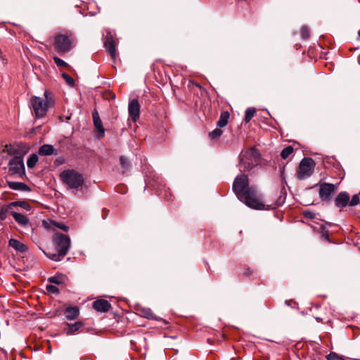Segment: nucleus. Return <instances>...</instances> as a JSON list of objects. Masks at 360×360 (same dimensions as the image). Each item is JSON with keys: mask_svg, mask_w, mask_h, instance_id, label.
<instances>
[{"mask_svg": "<svg viewBox=\"0 0 360 360\" xmlns=\"http://www.w3.org/2000/svg\"><path fill=\"white\" fill-rule=\"evenodd\" d=\"M8 187L11 189L15 191H30V188L27 184L22 182L17 181H8Z\"/></svg>", "mask_w": 360, "mask_h": 360, "instance_id": "6ab92c4d", "label": "nucleus"}, {"mask_svg": "<svg viewBox=\"0 0 360 360\" xmlns=\"http://www.w3.org/2000/svg\"><path fill=\"white\" fill-rule=\"evenodd\" d=\"M335 189V185L333 184L323 183L320 185L319 197L322 200H328L330 199L331 194Z\"/></svg>", "mask_w": 360, "mask_h": 360, "instance_id": "1a4fd4ad", "label": "nucleus"}, {"mask_svg": "<svg viewBox=\"0 0 360 360\" xmlns=\"http://www.w3.org/2000/svg\"><path fill=\"white\" fill-rule=\"evenodd\" d=\"M259 161V154L255 148L243 150L240 155L239 169L246 172L257 166Z\"/></svg>", "mask_w": 360, "mask_h": 360, "instance_id": "20e7f679", "label": "nucleus"}, {"mask_svg": "<svg viewBox=\"0 0 360 360\" xmlns=\"http://www.w3.org/2000/svg\"><path fill=\"white\" fill-rule=\"evenodd\" d=\"M301 36L303 39H307L310 36V32L307 27L303 26L301 28Z\"/></svg>", "mask_w": 360, "mask_h": 360, "instance_id": "473e14b6", "label": "nucleus"}, {"mask_svg": "<svg viewBox=\"0 0 360 360\" xmlns=\"http://www.w3.org/2000/svg\"><path fill=\"white\" fill-rule=\"evenodd\" d=\"M314 214L311 212H304V216L306 217H308V218H310V219H313L314 217Z\"/></svg>", "mask_w": 360, "mask_h": 360, "instance_id": "e433bc0d", "label": "nucleus"}, {"mask_svg": "<svg viewBox=\"0 0 360 360\" xmlns=\"http://www.w3.org/2000/svg\"><path fill=\"white\" fill-rule=\"evenodd\" d=\"M105 47L108 51L112 59L116 57L115 43L112 38L107 39L104 42Z\"/></svg>", "mask_w": 360, "mask_h": 360, "instance_id": "aec40b11", "label": "nucleus"}, {"mask_svg": "<svg viewBox=\"0 0 360 360\" xmlns=\"http://www.w3.org/2000/svg\"><path fill=\"white\" fill-rule=\"evenodd\" d=\"M46 290L48 292L51 293H58V288L53 285H46Z\"/></svg>", "mask_w": 360, "mask_h": 360, "instance_id": "f704fd0d", "label": "nucleus"}, {"mask_svg": "<svg viewBox=\"0 0 360 360\" xmlns=\"http://www.w3.org/2000/svg\"><path fill=\"white\" fill-rule=\"evenodd\" d=\"M62 77L65 79V81L69 86H74V84H75L74 79L70 76H69L68 74L63 73Z\"/></svg>", "mask_w": 360, "mask_h": 360, "instance_id": "72a5a7b5", "label": "nucleus"}, {"mask_svg": "<svg viewBox=\"0 0 360 360\" xmlns=\"http://www.w3.org/2000/svg\"><path fill=\"white\" fill-rule=\"evenodd\" d=\"M79 314V310L77 307H69L65 310V316L68 320L76 319Z\"/></svg>", "mask_w": 360, "mask_h": 360, "instance_id": "a211bd4d", "label": "nucleus"}, {"mask_svg": "<svg viewBox=\"0 0 360 360\" xmlns=\"http://www.w3.org/2000/svg\"><path fill=\"white\" fill-rule=\"evenodd\" d=\"M293 152V147L291 146H287L283 148L281 153V156L283 159H287Z\"/></svg>", "mask_w": 360, "mask_h": 360, "instance_id": "cd10ccee", "label": "nucleus"}, {"mask_svg": "<svg viewBox=\"0 0 360 360\" xmlns=\"http://www.w3.org/2000/svg\"><path fill=\"white\" fill-rule=\"evenodd\" d=\"M83 323L81 321L75 322V323H68V329L65 330L67 335H70L77 332L82 327Z\"/></svg>", "mask_w": 360, "mask_h": 360, "instance_id": "4be33fe9", "label": "nucleus"}, {"mask_svg": "<svg viewBox=\"0 0 360 360\" xmlns=\"http://www.w3.org/2000/svg\"><path fill=\"white\" fill-rule=\"evenodd\" d=\"M49 281L55 284H60L61 283V278L58 276H52L49 278Z\"/></svg>", "mask_w": 360, "mask_h": 360, "instance_id": "c9c22d12", "label": "nucleus"}, {"mask_svg": "<svg viewBox=\"0 0 360 360\" xmlns=\"http://www.w3.org/2000/svg\"><path fill=\"white\" fill-rule=\"evenodd\" d=\"M39 154L40 155H57V150L52 145L44 144L39 149Z\"/></svg>", "mask_w": 360, "mask_h": 360, "instance_id": "f3484780", "label": "nucleus"}, {"mask_svg": "<svg viewBox=\"0 0 360 360\" xmlns=\"http://www.w3.org/2000/svg\"><path fill=\"white\" fill-rule=\"evenodd\" d=\"M233 190L238 198L247 206L255 210H271L282 205L285 201V193H281L279 197L273 204L266 205L261 196L254 187H249L247 175L238 176L233 184Z\"/></svg>", "mask_w": 360, "mask_h": 360, "instance_id": "f257e3e1", "label": "nucleus"}, {"mask_svg": "<svg viewBox=\"0 0 360 360\" xmlns=\"http://www.w3.org/2000/svg\"><path fill=\"white\" fill-rule=\"evenodd\" d=\"M314 165V161L311 158H305L302 159L299 165L297 177L300 179L309 177L313 173Z\"/></svg>", "mask_w": 360, "mask_h": 360, "instance_id": "423d86ee", "label": "nucleus"}, {"mask_svg": "<svg viewBox=\"0 0 360 360\" xmlns=\"http://www.w3.org/2000/svg\"><path fill=\"white\" fill-rule=\"evenodd\" d=\"M256 111L254 108H248L245 110V122H249L250 120L254 117Z\"/></svg>", "mask_w": 360, "mask_h": 360, "instance_id": "bb28decb", "label": "nucleus"}, {"mask_svg": "<svg viewBox=\"0 0 360 360\" xmlns=\"http://www.w3.org/2000/svg\"><path fill=\"white\" fill-rule=\"evenodd\" d=\"M110 307V304L105 300H97L93 302V308L97 311L107 312Z\"/></svg>", "mask_w": 360, "mask_h": 360, "instance_id": "ddd939ff", "label": "nucleus"}, {"mask_svg": "<svg viewBox=\"0 0 360 360\" xmlns=\"http://www.w3.org/2000/svg\"><path fill=\"white\" fill-rule=\"evenodd\" d=\"M349 195L347 192H340L335 199V206L343 208L349 205Z\"/></svg>", "mask_w": 360, "mask_h": 360, "instance_id": "f8f14e48", "label": "nucleus"}, {"mask_svg": "<svg viewBox=\"0 0 360 360\" xmlns=\"http://www.w3.org/2000/svg\"><path fill=\"white\" fill-rule=\"evenodd\" d=\"M53 243L57 250V253H45V255L51 259L58 262L63 259V257L67 255L70 245V238L61 233H56L53 237Z\"/></svg>", "mask_w": 360, "mask_h": 360, "instance_id": "f03ea898", "label": "nucleus"}, {"mask_svg": "<svg viewBox=\"0 0 360 360\" xmlns=\"http://www.w3.org/2000/svg\"><path fill=\"white\" fill-rule=\"evenodd\" d=\"M222 132L221 129L217 128L209 134V136L211 139H217L221 136Z\"/></svg>", "mask_w": 360, "mask_h": 360, "instance_id": "c756f323", "label": "nucleus"}, {"mask_svg": "<svg viewBox=\"0 0 360 360\" xmlns=\"http://www.w3.org/2000/svg\"><path fill=\"white\" fill-rule=\"evenodd\" d=\"M360 202V193L352 196V199L349 200V205L352 207L357 205Z\"/></svg>", "mask_w": 360, "mask_h": 360, "instance_id": "7c9ffc66", "label": "nucleus"}, {"mask_svg": "<svg viewBox=\"0 0 360 360\" xmlns=\"http://www.w3.org/2000/svg\"><path fill=\"white\" fill-rule=\"evenodd\" d=\"M38 161V157L36 154H32L27 161V165L29 168H32L35 166Z\"/></svg>", "mask_w": 360, "mask_h": 360, "instance_id": "c85d7f7f", "label": "nucleus"}, {"mask_svg": "<svg viewBox=\"0 0 360 360\" xmlns=\"http://www.w3.org/2000/svg\"><path fill=\"white\" fill-rule=\"evenodd\" d=\"M24 168L23 159L21 157H13L9 162V169L13 173L18 174Z\"/></svg>", "mask_w": 360, "mask_h": 360, "instance_id": "9b49d317", "label": "nucleus"}, {"mask_svg": "<svg viewBox=\"0 0 360 360\" xmlns=\"http://www.w3.org/2000/svg\"><path fill=\"white\" fill-rule=\"evenodd\" d=\"M11 212H14V211L13 210V207H12L11 202L7 205L0 207V220L1 221L6 220L8 215L9 214H11Z\"/></svg>", "mask_w": 360, "mask_h": 360, "instance_id": "412c9836", "label": "nucleus"}, {"mask_svg": "<svg viewBox=\"0 0 360 360\" xmlns=\"http://www.w3.org/2000/svg\"><path fill=\"white\" fill-rule=\"evenodd\" d=\"M8 245L20 253H25L28 250V248L25 243L14 238H11L8 240Z\"/></svg>", "mask_w": 360, "mask_h": 360, "instance_id": "4468645a", "label": "nucleus"}, {"mask_svg": "<svg viewBox=\"0 0 360 360\" xmlns=\"http://www.w3.org/2000/svg\"><path fill=\"white\" fill-rule=\"evenodd\" d=\"M53 60L58 67L68 68L69 65L62 59L55 56Z\"/></svg>", "mask_w": 360, "mask_h": 360, "instance_id": "2f4dec72", "label": "nucleus"}, {"mask_svg": "<svg viewBox=\"0 0 360 360\" xmlns=\"http://www.w3.org/2000/svg\"><path fill=\"white\" fill-rule=\"evenodd\" d=\"M59 227H60V229H62L65 230V231H67V229H68V227H67L66 226H65V225H63V226H59Z\"/></svg>", "mask_w": 360, "mask_h": 360, "instance_id": "58836bf2", "label": "nucleus"}, {"mask_svg": "<svg viewBox=\"0 0 360 360\" xmlns=\"http://www.w3.org/2000/svg\"><path fill=\"white\" fill-rule=\"evenodd\" d=\"M6 148L10 155L14 157H21L22 159L23 156L29 151V146L24 143L11 145L9 147L6 146Z\"/></svg>", "mask_w": 360, "mask_h": 360, "instance_id": "6e6552de", "label": "nucleus"}, {"mask_svg": "<svg viewBox=\"0 0 360 360\" xmlns=\"http://www.w3.org/2000/svg\"><path fill=\"white\" fill-rule=\"evenodd\" d=\"M60 178L70 188H78L84 183L81 174L74 169H67L60 174Z\"/></svg>", "mask_w": 360, "mask_h": 360, "instance_id": "39448f33", "label": "nucleus"}, {"mask_svg": "<svg viewBox=\"0 0 360 360\" xmlns=\"http://www.w3.org/2000/svg\"><path fill=\"white\" fill-rule=\"evenodd\" d=\"M71 42L70 39L62 34L55 37V49L58 52H65L70 49Z\"/></svg>", "mask_w": 360, "mask_h": 360, "instance_id": "0eeeda50", "label": "nucleus"}, {"mask_svg": "<svg viewBox=\"0 0 360 360\" xmlns=\"http://www.w3.org/2000/svg\"><path fill=\"white\" fill-rule=\"evenodd\" d=\"M11 215L14 218L15 221L21 226H26L29 224L28 217L22 214L18 213L16 212H11Z\"/></svg>", "mask_w": 360, "mask_h": 360, "instance_id": "dca6fc26", "label": "nucleus"}, {"mask_svg": "<svg viewBox=\"0 0 360 360\" xmlns=\"http://www.w3.org/2000/svg\"><path fill=\"white\" fill-rule=\"evenodd\" d=\"M322 237L326 240H329V236H328V233L327 231H323L322 232Z\"/></svg>", "mask_w": 360, "mask_h": 360, "instance_id": "4c0bfd02", "label": "nucleus"}, {"mask_svg": "<svg viewBox=\"0 0 360 360\" xmlns=\"http://www.w3.org/2000/svg\"><path fill=\"white\" fill-rule=\"evenodd\" d=\"M120 162L122 168L123 173L129 170L130 167V162L127 158L121 156L120 158Z\"/></svg>", "mask_w": 360, "mask_h": 360, "instance_id": "a878e982", "label": "nucleus"}, {"mask_svg": "<svg viewBox=\"0 0 360 360\" xmlns=\"http://www.w3.org/2000/svg\"><path fill=\"white\" fill-rule=\"evenodd\" d=\"M140 108V104L137 99H133L129 103V115L134 122H136L139 118Z\"/></svg>", "mask_w": 360, "mask_h": 360, "instance_id": "9d476101", "label": "nucleus"}, {"mask_svg": "<svg viewBox=\"0 0 360 360\" xmlns=\"http://www.w3.org/2000/svg\"><path fill=\"white\" fill-rule=\"evenodd\" d=\"M94 124L96 130L100 133L99 137H103L104 136V128L103 127L102 121L100 119L98 112L96 110H94L92 113Z\"/></svg>", "mask_w": 360, "mask_h": 360, "instance_id": "2eb2a0df", "label": "nucleus"}, {"mask_svg": "<svg viewBox=\"0 0 360 360\" xmlns=\"http://www.w3.org/2000/svg\"><path fill=\"white\" fill-rule=\"evenodd\" d=\"M45 99L40 97H32L30 99V104L37 117L40 118L46 115L48 108L53 105V100L51 93L46 91L44 93Z\"/></svg>", "mask_w": 360, "mask_h": 360, "instance_id": "7ed1b4c3", "label": "nucleus"}, {"mask_svg": "<svg viewBox=\"0 0 360 360\" xmlns=\"http://www.w3.org/2000/svg\"><path fill=\"white\" fill-rule=\"evenodd\" d=\"M11 204L13 208L14 207H20L27 211H30L32 209L31 206L25 201L18 200V201L12 202H11Z\"/></svg>", "mask_w": 360, "mask_h": 360, "instance_id": "393cba45", "label": "nucleus"}, {"mask_svg": "<svg viewBox=\"0 0 360 360\" xmlns=\"http://www.w3.org/2000/svg\"><path fill=\"white\" fill-rule=\"evenodd\" d=\"M229 118V113L227 111H224L221 113L219 120L217 121V126L219 127H224L228 123Z\"/></svg>", "mask_w": 360, "mask_h": 360, "instance_id": "5701e85b", "label": "nucleus"}, {"mask_svg": "<svg viewBox=\"0 0 360 360\" xmlns=\"http://www.w3.org/2000/svg\"><path fill=\"white\" fill-rule=\"evenodd\" d=\"M141 316L148 319L158 320V318L149 308H143L141 311Z\"/></svg>", "mask_w": 360, "mask_h": 360, "instance_id": "b1692460", "label": "nucleus"}]
</instances>
